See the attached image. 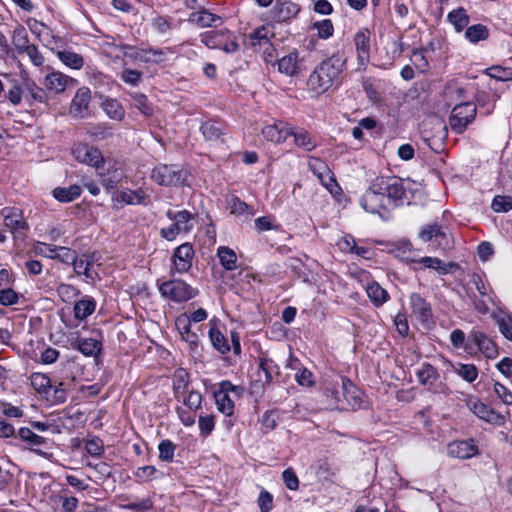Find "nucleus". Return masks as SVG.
<instances>
[{
  "label": "nucleus",
  "instance_id": "obj_1",
  "mask_svg": "<svg viewBox=\"0 0 512 512\" xmlns=\"http://www.w3.org/2000/svg\"><path fill=\"white\" fill-rule=\"evenodd\" d=\"M346 60L339 54H334L323 60L309 75L307 84L317 93H324L341 81V74Z\"/></svg>",
  "mask_w": 512,
  "mask_h": 512
},
{
  "label": "nucleus",
  "instance_id": "obj_2",
  "mask_svg": "<svg viewBox=\"0 0 512 512\" xmlns=\"http://www.w3.org/2000/svg\"><path fill=\"white\" fill-rule=\"evenodd\" d=\"M377 189H382L391 207L410 205L420 191L414 188V183L397 176L376 177Z\"/></svg>",
  "mask_w": 512,
  "mask_h": 512
},
{
  "label": "nucleus",
  "instance_id": "obj_3",
  "mask_svg": "<svg viewBox=\"0 0 512 512\" xmlns=\"http://www.w3.org/2000/svg\"><path fill=\"white\" fill-rule=\"evenodd\" d=\"M156 285L164 299L175 303L187 302L198 294L196 288L181 279L157 280Z\"/></svg>",
  "mask_w": 512,
  "mask_h": 512
},
{
  "label": "nucleus",
  "instance_id": "obj_4",
  "mask_svg": "<svg viewBox=\"0 0 512 512\" xmlns=\"http://www.w3.org/2000/svg\"><path fill=\"white\" fill-rule=\"evenodd\" d=\"M200 39L209 49H219L227 54L235 53L240 48L237 36L226 28L201 33Z\"/></svg>",
  "mask_w": 512,
  "mask_h": 512
},
{
  "label": "nucleus",
  "instance_id": "obj_5",
  "mask_svg": "<svg viewBox=\"0 0 512 512\" xmlns=\"http://www.w3.org/2000/svg\"><path fill=\"white\" fill-rule=\"evenodd\" d=\"M376 178L371 182L367 191L363 194L360 199L361 207L373 214H379L382 216V212H387L391 206L389 200L382 189H377Z\"/></svg>",
  "mask_w": 512,
  "mask_h": 512
},
{
  "label": "nucleus",
  "instance_id": "obj_6",
  "mask_svg": "<svg viewBox=\"0 0 512 512\" xmlns=\"http://www.w3.org/2000/svg\"><path fill=\"white\" fill-rule=\"evenodd\" d=\"M154 182L161 186H180L186 180V172L179 165H157L151 173Z\"/></svg>",
  "mask_w": 512,
  "mask_h": 512
},
{
  "label": "nucleus",
  "instance_id": "obj_7",
  "mask_svg": "<svg viewBox=\"0 0 512 512\" xmlns=\"http://www.w3.org/2000/svg\"><path fill=\"white\" fill-rule=\"evenodd\" d=\"M477 107L472 102H464L456 105L450 114L449 125L451 129L457 133L462 134L472 123L476 117Z\"/></svg>",
  "mask_w": 512,
  "mask_h": 512
},
{
  "label": "nucleus",
  "instance_id": "obj_8",
  "mask_svg": "<svg viewBox=\"0 0 512 512\" xmlns=\"http://www.w3.org/2000/svg\"><path fill=\"white\" fill-rule=\"evenodd\" d=\"M468 409L479 419L496 426H503L506 422L505 415L497 412L476 397H469L466 400Z\"/></svg>",
  "mask_w": 512,
  "mask_h": 512
},
{
  "label": "nucleus",
  "instance_id": "obj_9",
  "mask_svg": "<svg viewBox=\"0 0 512 512\" xmlns=\"http://www.w3.org/2000/svg\"><path fill=\"white\" fill-rule=\"evenodd\" d=\"M476 350L481 351L487 358H495L498 355L496 343L483 332L473 330L468 336L466 351L473 353Z\"/></svg>",
  "mask_w": 512,
  "mask_h": 512
},
{
  "label": "nucleus",
  "instance_id": "obj_10",
  "mask_svg": "<svg viewBox=\"0 0 512 512\" xmlns=\"http://www.w3.org/2000/svg\"><path fill=\"white\" fill-rule=\"evenodd\" d=\"M193 245L189 242L183 243L178 246L171 257L172 268L171 272H177L183 274L188 272L192 267V261L194 257Z\"/></svg>",
  "mask_w": 512,
  "mask_h": 512
},
{
  "label": "nucleus",
  "instance_id": "obj_11",
  "mask_svg": "<svg viewBox=\"0 0 512 512\" xmlns=\"http://www.w3.org/2000/svg\"><path fill=\"white\" fill-rule=\"evenodd\" d=\"M91 99V90L88 87L78 88L70 103L69 114L77 119L88 117Z\"/></svg>",
  "mask_w": 512,
  "mask_h": 512
},
{
  "label": "nucleus",
  "instance_id": "obj_12",
  "mask_svg": "<svg viewBox=\"0 0 512 512\" xmlns=\"http://www.w3.org/2000/svg\"><path fill=\"white\" fill-rule=\"evenodd\" d=\"M72 154L78 162L95 168L101 167L104 163L101 151L87 144L79 143L75 145L72 149Z\"/></svg>",
  "mask_w": 512,
  "mask_h": 512
},
{
  "label": "nucleus",
  "instance_id": "obj_13",
  "mask_svg": "<svg viewBox=\"0 0 512 512\" xmlns=\"http://www.w3.org/2000/svg\"><path fill=\"white\" fill-rule=\"evenodd\" d=\"M46 90L55 94L63 93L67 87L77 84V80L59 71L48 73L42 82Z\"/></svg>",
  "mask_w": 512,
  "mask_h": 512
},
{
  "label": "nucleus",
  "instance_id": "obj_14",
  "mask_svg": "<svg viewBox=\"0 0 512 512\" xmlns=\"http://www.w3.org/2000/svg\"><path fill=\"white\" fill-rule=\"evenodd\" d=\"M432 129L433 133L424 129L422 131V138L432 150L439 151L448 135L447 126L443 121L435 119Z\"/></svg>",
  "mask_w": 512,
  "mask_h": 512
},
{
  "label": "nucleus",
  "instance_id": "obj_15",
  "mask_svg": "<svg viewBox=\"0 0 512 512\" xmlns=\"http://www.w3.org/2000/svg\"><path fill=\"white\" fill-rule=\"evenodd\" d=\"M419 382L434 392H443L438 370L430 363H423L416 372Z\"/></svg>",
  "mask_w": 512,
  "mask_h": 512
},
{
  "label": "nucleus",
  "instance_id": "obj_16",
  "mask_svg": "<svg viewBox=\"0 0 512 512\" xmlns=\"http://www.w3.org/2000/svg\"><path fill=\"white\" fill-rule=\"evenodd\" d=\"M308 165L313 174L329 191H332V186H337L336 179L325 161L317 157H311Z\"/></svg>",
  "mask_w": 512,
  "mask_h": 512
},
{
  "label": "nucleus",
  "instance_id": "obj_17",
  "mask_svg": "<svg viewBox=\"0 0 512 512\" xmlns=\"http://www.w3.org/2000/svg\"><path fill=\"white\" fill-rule=\"evenodd\" d=\"M410 304L413 314L421 323L428 324L432 322L433 312L431 305L420 294H411Z\"/></svg>",
  "mask_w": 512,
  "mask_h": 512
},
{
  "label": "nucleus",
  "instance_id": "obj_18",
  "mask_svg": "<svg viewBox=\"0 0 512 512\" xmlns=\"http://www.w3.org/2000/svg\"><path fill=\"white\" fill-rule=\"evenodd\" d=\"M342 400L351 409H358L362 407L363 399L361 391L355 386V384L349 378H342Z\"/></svg>",
  "mask_w": 512,
  "mask_h": 512
},
{
  "label": "nucleus",
  "instance_id": "obj_19",
  "mask_svg": "<svg viewBox=\"0 0 512 512\" xmlns=\"http://www.w3.org/2000/svg\"><path fill=\"white\" fill-rule=\"evenodd\" d=\"M262 135L265 139L274 143L285 142L291 135V125L281 121L267 125L263 127Z\"/></svg>",
  "mask_w": 512,
  "mask_h": 512
},
{
  "label": "nucleus",
  "instance_id": "obj_20",
  "mask_svg": "<svg viewBox=\"0 0 512 512\" xmlns=\"http://www.w3.org/2000/svg\"><path fill=\"white\" fill-rule=\"evenodd\" d=\"M188 22L200 28L218 27L222 24V18L202 8L189 15Z\"/></svg>",
  "mask_w": 512,
  "mask_h": 512
},
{
  "label": "nucleus",
  "instance_id": "obj_21",
  "mask_svg": "<svg viewBox=\"0 0 512 512\" xmlns=\"http://www.w3.org/2000/svg\"><path fill=\"white\" fill-rule=\"evenodd\" d=\"M300 11L301 7L297 3L277 0L273 8L274 19L277 22H285L295 18Z\"/></svg>",
  "mask_w": 512,
  "mask_h": 512
},
{
  "label": "nucleus",
  "instance_id": "obj_22",
  "mask_svg": "<svg viewBox=\"0 0 512 512\" xmlns=\"http://www.w3.org/2000/svg\"><path fill=\"white\" fill-rule=\"evenodd\" d=\"M447 450L449 456L458 459H468L478 453V448L474 445L473 440L451 442Z\"/></svg>",
  "mask_w": 512,
  "mask_h": 512
},
{
  "label": "nucleus",
  "instance_id": "obj_23",
  "mask_svg": "<svg viewBox=\"0 0 512 512\" xmlns=\"http://www.w3.org/2000/svg\"><path fill=\"white\" fill-rule=\"evenodd\" d=\"M1 214L4 217L5 226L10 229L12 233L28 228L21 210L7 207L2 209Z\"/></svg>",
  "mask_w": 512,
  "mask_h": 512
},
{
  "label": "nucleus",
  "instance_id": "obj_24",
  "mask_svg": "<svg viewBox=\"0 0 512 512\" xmlns=\"http://www.w3.org/2000/svg\"><path fill=\"white\" fill-rule=\"evenodd\" d=\"M419 238L424 242L435 240L439 245H447L448 237L444 228L438 223L428 224L424 226L420 233Z\"/></svg>",
  "mask_w": 512,
  "mask_h": 512
},
{
  "label": "nucleus",
  "instance_id": "obj_25",
  "mask_svg": "<svg viewBox=\"0 0 512 512\" xmlns=\"http://www.w3.org/2000/svg\"><path fill=\"white\" fill-rule=\"evenodd\" d=\"M290 136L294 137V144L306 152L314 150L318 145L316 138L302 127L291 126Z\"/></svg>",
  "mask_w": 512,
  "mask_h": 512
},
{
  "label": "nucleus",
  "instance_id": "obj_26",
  "mask_svg": "<svg viewBox=\"0 0 512 512\" xmlns=\"http://www.w3.org/2000/svg\"><path fill=\"white\" fill-rule=\"evenodd\" d=\"M357 57L361 64L369 61L370 57V32L367 29L360 30L354 37Z\"/></svg>",
  "mask_w": 512,
  "mask_h": 512
},
{
  "label": "nucleus",
  "instance_id": "obj_27",
  "mask_svg": "<svg viewBox=\"0 0 512 512\" xmlns=\"http://www.w3.org/2000/svg\"><path fill=\"white\" fill-rule=\"evenodd\" d=\"M412 263L422 264L425 268H429L437 271L438 273L445 275L450 272L452 268H456L457 264L454 262L444 263L441 259L437 257H422L420 259H411L409 260Z\"/></svg>",
  "mask_w": 512,
  "mask_h": 512
},
{
  "label": "nucleus",
  "instance_id": "obj_28",
  "mask_svg": "<svg viewBox=\"0 0 512 512\" xmlns=\"http://www.w3.org/2000/svg\"><path fill=\"white\" fill-rule=\"evenodd\" d=\"M314 468L316 475L320 479L330 482H332L333 477H335L340 471L339 466L328 458L319 459L315 463Z\"/></svg>",
  "mask_w": 512,
  "mask_h": 512
},
{
  "label": "nucleus",
  "instance_id": "obj_29",
  "mask_svg": "<svg viewBox=\"0 0 512 512\" xmlns=\"http://www.w3.org/2000/svg\"><path fill=\"white\" fill-rule=\"evenodd\" d=\"M72 347L85 356H96L100 353L102 344L93 338H78L72 343Z\"/></svg>",
  "mask_w": 512,
  "mask_h": 512
},
{
  "label": "nucleus",
  "instance_id": "obj_30",
  "mask_svg": "<svg viewBox=\"0 0 512 512\" xmlns=\"http://www.w3.org/2000/svg\"><path fill=\"white\" fill-rule=\"evenodd\" d=\"M96 309V301L89 296H86L75 302L73 307L74 317L83 321L94 313Z\"/></svg>",
  "mask_w": 512,
  "mask_h": 512
},
{
  "label": "nucleus",
  "instance_id": "obj_31",
  "mask_svg": "<svg viewBox=\"0 0 512 512\" xmlns=\"http://www.w3.org/2000/svg\"><path fill=\"white\" fill-rule=\"evenodd\" d=\"M25 97L29 98L30 103H45L48 100L45 89L39 87L33 80L24 81Z\"/></svg>",
  "mask_w": 512,
  "mask_h": 512
},
{
  "label": "nucleus",
  "instance_id": "obj_32",
  "mask_svg": "<svg viewBox=\"0 0 512 512\" xmlns=\"http://www.w3.org/2000/svg\"><path fill=\"white\" fill-rule=\"evenodd\" d=\"M250 44L254 48L255 51H260L262 48L271 49V41L268 36V29L264 26H261L255 29L250 35Z\"/></svg>",
  "mask_w": 512,
  "mask_h": 512
},
{
  "label": "nucleus",
  "instance_id": "obj_33",
  "mask_svg": "<svg viewBox=\"0 0 512 512\" xmlns=\"http://www.w3.org/2000/svg\"><path fill=\"white\" fill-rule=\"evenodd\" d=\"M278 71L287 76H294L298 72V53L296 51L283 56L277 62Z\"/></svg>",
  "mask_w": 512,
  "mask_h": 512
},
{
  "label": "nucleus",
  "instance_id": "obj_34",
  "mask_svg": "<svg viewBox=\"0 0 512 512\" xmlns=\"http://www.w3.org/2000/svg\"><path fill=\"white\" fill-rule=\"evenodd\" d=\"M82 189L79 185H71L69 187H56L52 191V195L60 202L68 203L77 199L81 195Z\"/></svg>",
  "mask_w": 512,
  "mask_h": 512
},
{
  "label": "nucleus",
  "instance_id": "obj_35",
  "mask_svg": "<svg viewBox=\"0 0 512 512\" xmlns=\"http://www.w3.org/2000/svg\"><path fill=\"white\" fill-rule=\"evenodd\" d=\"M56 55L65 66L71 69L79 70L84 65V58L72 50H59Z\"/></svg>",
  "mask_w": 512,
  "mask_h": 512
},
{
  "label": "nucleus",
  "instance_id": "obj_36",
  "mask_svg": "<svg viewBox=\"0 0 512 512\" xmlns=\"http://www.w3.org/2000/svg\"><path fill=\"white\" fill-rule=\"evenodd\" d=\"M366 293L371 302L377 307L383 305L389 298L388 292L375 281L367 285Z\"/></svg>",
  "mask_w": 512,
  "mask_h": 512
},
{
  "label": "nucleus",
  "instance_id": "obj_37",
  "mask_svg": "<svg viewBox=\"0 0 512 512\" xmlns=\"http://www.w3.org/2000/svg\"><path fill=\"white\" fill-rule=\"evenodd\" d=\"M12 44L18 54H24V51L29 49L32 45L29 41V37L26 29L19 25L13 31Z\"/></svg>",
  "mask_w": 512,
  "mask_h": 512
},
{
  "label": "nucleus",
  "instance_id": "obj_38",
  "mask_svg": "<svg viewBox=\"0 0 512 512\" xmlns=\"http://www.w3.org/2000/svg\"><path fill=\"white\" fill-rule=\"evenodd\" d=\"M189 385V374L184 369H178L173 377V391L176 399L187 392Z\"/></svg>",
  "mask_w": 512,
  "mask_h": 512
},
{
  "label": "nucleus",
  "instance_id": "obj_39",
  "mask_svg": "<svg viewBox=\"0 0 512 512\" xmlns=\"http://www.w3.org/2000/svg\"><path fill=\"white\" fill-rule=\"evenodd\" d=\"M447 19L454 26L457 32L463 31L469 24V16L466 10L462 7L449 12Z\"/></svg>",
  "mask_w": 512,
  "mask_h": 512
},
{
  "label": "nucleus",
  "instance_id": "obj_40",
  "mask_svg": "<svg viewBox=\"0 0 512 512\" xmlns=\"http://www.w3.org/2000/svg\"><path fill=\"white\" fill-rule=\"evenodd\" d=\"M324 403L329 409H345L343 400L339 395V391L333 386H326L323 389Z\"/></svg>",
  "mask_w": 512,
  "mask_h": 512
},
{
  "label": "nucleus",
  "instance_id": "obj_41",
  "mask_svg": "<svg viewBox=\"0 0 512 512\" xmlns=\"http://www.w3.org/2000/svg\"><path fill=\"white\" fill-rule=\"evenodd\" d=\"M164 476L163 472H160L155 466L146 465L137 468L134 472V477L136 481L139 483L152 481L153 479H158Z\"/></svg>",
  "mask_w": 512,
  "mask_h": 512
},
{
  "label": "nucleus",
  "instance_id": "obj_42",
  "mask_svg": "<svg viewBox=\"0 0 512 512\" xmlns=\"http://www.w3.org/2000/svg\"><path fill=\"white\" fill-rule=\"evenodd\" d=\"M31 386L37 391L39 394H48L51 390V379L44 373L35 372L30 376Z\"/></svg>",
  "mask_w": 512,
  "mask_h": 512
},
{
  "label": "nucleus",
  "instance_id": "obj_43",
  "mask_svg": "<svg viewBox=\"0 0 512 512\" xmlns=\"http://www.w3.org/2000/svg\"><path fill=\"white\" fill-rule=\"evenodd\" d=\"M101 107L102 109L105 111V113L113 120H122L124 115H125V111L123 109V107L121 106V104L115 100V99H111V98H107L105 99L102 104H101Z\"/></svg>",
  "mask_w": 512,
  "mask_h": 512
},
{
  "label": "nucleus",
  "instance_id": "obj_44",
  "mask_svg": "<svg viewBox=\"0 0 512 512\" xmlns=\"http://www.w3.org/2000/svg\"><path fill=\"white\" fill-rule=\"evenodd\" d=\"M209 338L212 346L221 354H226L230 351L227 338L217 328L211 327L209 329Z\"/></svg>",
  "mask_w": 512,
  "mask_h": 512
},
{
  "label": "nucleus",
  "instance_id": "obj_45",
  "mask_svg": "<svg viewBox=\"0 0 512 512\" xmlns=\"http://www.w3.org/2000/svg\"><path fill=\"white\" fill-rule=\"evenodd\" d=\"M489 36L488 28L483 24H475L469 26L465 31V37L471 43H478L479 41L486 40Z\"/></svg>",
  "mask_w": 512,
  "mask_h": 512
},
{
  "label": "nucleus",
  "instance_id": "obj_46",
  "mask_svg": "<svg viewBox=\"0 0 512 512\" xmlns=\"http://www.w3.org/2000/svg\"><path fill=\"white\" fill-rule=\"evenodd\" d=\"M217 255L221 265L226 270H234L236 268L237 256L232 249L226 246H221L218 248Z\"/></svg>",
  "mask_w": 512,
  "mask_h": 512
},
{
  "label": "nucleus",
  "instance_id": "obj_47",
  "mask_svg": "<svg viewBox=\"0 0 512 512\" xmlns=\"http://www.w3.org/2000/svg\"><path fill=\"white\" fill-rule=\"evenodd\" d=\"M72 265L75 273L85 276L86 280L94 282L98 279L97 271L91 269L89 263L87 264L82 257H76Z\"/></svg>",
  "mask_w": 512,
  "mask_h": 512
},
{
  "label": "nucleus",
  "instance_id": "obj_48",
  "mask_svg": "<svg viewBox=\"0 0 512 512\" xmlns=\"http://www.w3.org/2000/svg\"><path fill=\"white\" fill-rule=\"evenodd\" d=\"M131 99L133 100V105L137 108L142 114L146 116H150L153 114V107L147 96L140 92L129 93Z\"/></svg>",
  "mask_w": 512,
  "mask_h": 512
},
{
  "label": "nucleus",
  "instance_id": "obj_49",
  "mask_svg": "<svg viewBox=\"0 0 512 512\" xmlns=\"http://www.w3.org/2000/svg\"><path fill=\"white\" fill-rule=\"evenodd\" d=\"M200 130L204 138L208 141H216L221 137V135H223L222 128L213 121L204 122L201 125Z\"/></svg>",
  "mask_w": 512,
  "mask_h": 512
},
{
  "label": "nucleus",
  "instance_id": "obj_50",
  "mask_svg": "<svg viewBox=\"0 0 512 512\" xmlns=\"http://www.w3.org/2000/svg\"><path fill=\"white\" fill-rule=\"evenodd\" d=\"M214 398L217 405V409L225 414L231 416L234 411V402L228 395L222 394V392H214Z\"/></svg>",
  "mask_w": 512,
  "mask_h": 512
},
{
  "label": "nucleus",
  "instance_id": "obj_51",
  "mask_svg": "<svg viewBox=\"0 0 512 512\" xmlns=\"http://www.w3.org/2000/svg\"><path fill=\"white\" fill-rule=\"evenodd\" d=\"M454 370L462 379L469 383L475 381L478 377V369L474 364L458 363Z\"/></svg>",
  "mask_w": 512,
  "mask_h": 512
},
{
  "label": "nucleus",
  "instance_id": "obj_52",
  "mask_svg": "<svg viewBox=\"0 0 512 512\" xmlns=\"http://www.w3.org/2000/svg\"><path fill=\"white\" fill-rule=\"evenodd\" d=\"M19 438L27 442L31 447L41 446L46 443V439L40 435L35 434L31 429L27 427H21L18 430Z\"/></svg>",
  "mask_w": 512,
  "mask_h": 512
},
{
  "label": "nucleus",
  "instance_id": "obj_53",
  "mask_svg": "<svg viewBox=\"0 0 512 512\" xmlns=\"http://www.w3.org/2000/svg\"><path fill=\"white\" fill-rule=\"evenodd\" d=\"M277 368L273 360L266 357L259 358V370L264 374L263 386L269 385L273 381V374Z\"/></svg>",
  "mask_w": 512,
  "mask_h": 512
},
{
  "label": "nucleus",
  "instance_id": "obj_54",
  "mask_svg": "<svg viewBox=\"0 0 512 512\" xmlns=\"http://www.w3.org/2000/svg\"><path fill=\"white\" fill-rule=\"evenodd\" d=\"M176 221L174 224L181 230L183 233H188L193 228L192 220L195 215L189 212L188 210H182L177 212Z\"/></svg>",
  "mask_w": 512,
  "mask_h": 512
},
{
  "label": "nucleus",
  "instance_id": "obj_55",
  "mask_svg": "<svg viewBox=\"0 0 512 512\" xmlns=\"http://www.w3.org/2000/svg\"><path fill=\"white\" fill-rule=\"evenodd\" d=\"M159 459L164 462H172L176 445L169 439L162 440L158 445Z\"/></svg>",
  "mask_w": 512,
  "mask_h": 512
},
{
  "label": "nucleus",
  "instance_id": "obj_56",
  "mask_svg": "<svg viewBox=\"0 0 512 512\" xmlns=\"http://www.w3.org/2000/svg\"><path fill=\"white\" fill-rule=\"evenodd\" d=\"M153 28L160 34H166L174 28L173 19L169 16H156L152 19Z\"/></svg>",
  "mask_w": 512,
  "mask_h": 512
},
{
  "label": "nucleus",
  "instance_id": "obj_57",
  "mask_svg": "<svg viewBox=\"0 0 512 512\" xmlns=\"http://www.w3.org/2000/svg\"><path fill=\"white\" fill-rule=\"evenodd\" d=\"M491 207L495 212L498 213L508 212L512 210V197L497 195L494 197Z\"/></svg>",
  "mask_w": 512,
  "mask_h": 512
},
{
  "label": "nucleus",
  "instance_id": "obj_58",
  "mask_svg": "<svg viewBox=\"0 0 512 512\" xmlns=\"http://www.w3.org/2000/svg\"><path fill=\"white\" fill-rule=\"evenodd\" d=\"M199 434L201 437L209 436L215 427L213 415H200L198 419Z\"/></svg>",
  "mask_w": 512,
  "mask_h": 512
},
{
  "label": "nucleus",
  "instance_id": "obj_59",
  "mask_svg": "<svg viewBox=\"0 0 512 512\" xmlns=\"http://www.w3.org/2000/svg\"><path fill=\"white\" fill-rule=\"evenodd\" d=\"M57 294L64 302H70L78 295H80V290L74 287L71 284L61 283L57 287Z\"/></svg>",
  "mask_w": 512,
  "mask_h": 512
},
{
  "label": "nucleus",
  "instance_id": "obj_60",
  "mask_svg": "<svg viewBox=\"0 0 512 512\" xmlns=\"http://www.w3.org/2000/svg\"><path fill=\"white\" fill-rule=\"evenodd\" d=\"M294 379L300 386L303 387L310 388L315 385L314 374L306 367H303L300 369V371L296 372Z\"/></svg>",
  "mask_w": 512,
  "mask_h": 512
},
{
  "label": "nucleus",
  "instance_id": "obj_61",
  "mask_svg": "<svg viewBox=\"0 0 512 512\" xmlns=\"http://www.w3.org/2000/svg\"><path fill=\"white\" fill-rule=\"evenodd\" d=\"M313 28L317 30L318 36L322 39L330 38L334 33V26L330 19L317 21L313 24Z\"/></svg>",
  "mask_w": 512,
  "mask_h": 512
},
{
  "label": "nucleus",
  "instance_id": "obj_62",
  "mask_svg": "<svg viewBox=\"0 0 512 512\" xmlns=\"http://www.w3.org/2000/svg\"><path fill=\"white\" fill-rule=\"evenodd\" d=\"M493 391L503 404L512 405V391L500 382H494Z\"/></svg>",
  "mask_w": 512,
  "mask_h": 512
},
{
  "label": "nucleus",
  "instance_id": "obj_63",
  "mask_svg": "<svg viewBox=\"0 0 512 512\" xmlns=\"http://www.w3.org/2000/svg\"><path fill=\"white\" fill-rule=\"evenodd\" d=\"M120 198L126 204H141L144 202L145 194L141 189L137 191L126 190L120 193Z\"/></svg>",
  "mask_w": 512,
  "mask_h": 512
},
{
  "label": "nucleus",
  "instance_id": "obj_64",
  "mask_svg": "<svg viewBox=\"0 0 512 512\" xmlns=\"http://www.w3.org/2000/svg\"><path fill=\"white\" fill-rule=\"evenodd\" d=\"M149 53V63L153 64H161L166 61V56L168 53H172L171 48H148Z\"/></svg>",
  "mask_w": 512,
  "mask_h": 512
}]
</instances>
